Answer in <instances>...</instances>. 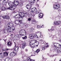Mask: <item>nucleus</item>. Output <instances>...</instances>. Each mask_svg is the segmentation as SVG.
Instances as JSON below:
<instances>
[{"instance_id":"nucleus-1","label":"nucleus","mask_w":61,"mask_h":61,"mask_svg":"<svg viewBox=\"0 0 61 61\" xmlns=\"http://www.w3.org/2000/svg\"><path fill=\"white\" fill-rule=\"evenodd\" d=\"M9 5V6L10 7L8 8H7V9H9V10H11V8L12 9H13V10L15 9V8H16V6H15L14 5H13L14 3L13 4V3L11 2H9L8 3Z\"/></svg>"},{"instance_id":"nucleus-2","label":"nucleus","mask_w":61,"mask_h":61,"mask_svg":"<svg viewBox=\"0 0 61 61\" xmlns=\"http://www.w3.org/2000/svg\"><path fill=\"white\" fill-rule=\"evenodd\" d=\"M19 34L20 36H25L26 35V32L25 30H20L19 31Z\"/></svg>"},{"instance_id":"nucleus-3","label":"nucleus","mask_w":61,"mask_h":61,"mask_svg":"<svg viewBox=\"0 0 61 61\" xmlns=\"http://www.w3.org/2000/svg\"><path fill=\"white\" fill-rule=\"evenodd\" d=\"M13 49L15 50V51L14 52L16 54L19 51V47L18 46L16 47V45H15V46L14 48Z\"/></svg>"},{"instance_id":"nucleus-4","label":"nucleus","mask_w":61,"mask_h":61,"mask_svg":"<svg viewBox=\"0 0 61 61\" xmlns=\"http://www.w3.org/2000/svg\"><path fill=\"white\" fill-rule=\"evenodd\" d=\"M57 54H54V56H56L58 55H60V53H61V48L60 49L59 48H57Z\"/></svg>"},{"instance_id":"nucleus-5","label":"nucleus","mask_w":61,"mask_h":61,"mask_svg":"<svg viewBox=\"0 0 61 61\" xmlns=\"http://www.w3.org/2000/svg\"><path fill=\"white\" fill-rule=\"evenodd\" d=\"M29 37H30L31 39H33L34 37H36V38H39V37L37 36V35H35L34 34H30L29 36Z\"/></svg>"},{"instance_id":"nucleus-6","label":"nucleus","mask_w":61,"mask_h":61,"mask_svg":"<svg viewBox=\"0 0 61 61\" xmlns=\"http://www.w3.org/2000/svg\"><path fill=\"white\" fill-rule=\"evenodd\" d=\"M60 5L59 4L54 5H53V8L54 9H57L59 8L60 7Z\"/></svg>"},{"instance_id":"nucleus-7","label":"nucleus","mask_w":61,"mask_h":61,"mask_svg":"<svg viewBox=\"0 0 61 61\" xmlns=\"http://www.w3.org/2000/svg\"><path fill=\"white\" fill-rule=\"evenodd\" d=\"M31 11L32 12H33V13H37V10H36V8L35 7L32 8L31 10Z\"/></svg>"},{"instance_id":"nucleus-8","label":"nucleus","mask_w":61,"mask_h":61,"mask_svg":"<svg viewBox=\"0 0 61 61\" xmlns=\"http://www.w3.org/2000/svg\"><path fill=\"white\" fill-rule=\"evenodd\" d=\"M16 55V53L14 51L11 52L10 54V56L11 57H13V56H14Z\"/></svg>"},{"instance_id":"nucleus-9","label":"nucleus","mask_w":61,"mask_h":61,"mask_svg":"<svg viewBox=\"0 0 61 61\" xmlns=\"http://www.w3.org/2000/svg\"><path fill=\"white\" fill-rule=\"evenodd\" d=\"M15 23L16 25H20L21 24V20H16L15 21Z\"/></svg>"},{"instance_id":"nucleus-10","label":"nucleus","mask_w":61,"mask_h":61,"mask_svg":"<svg viewBox=\"0 0 61 61\" xmlns=\"http://www.w3.org/2000/svg\"><path fill=\"white\" fill-rule=\"evenodd\" d=\"M12 27V29L11 28V29H10L9 31V32H13V31L15 30V27H14V26H13V27Z\"/></svg>"},{"instance_id":"nucleus-11","label":"nucleus","mask_w":61,"mask_h":61,"mask_svg":"<svg viewBox=\"0 0 61 61\" xmlns=\"http://www.w3.org/2000/svg\"><path fill=\"white\" fill-rule=\"evenodd\" d=\"M12 44L13 43L10 41H9L7 43V46L8 47H11Z\"/></svg>"},{"instance_id":"nucleus-12","label":"nucleus","mask_w":61,"mask_h":61,"mask_svg":"<svg viewBox=\"0 0 61 61\" xmlns=\"http://www.w3.org/2000/svg\"><path fill=\"white\" fill-rule=\"evenodd\" d=\"M9 0H4L2 2V4L4 5H6L7 3H8Z\"/></svg>"},{"instance_id":"nucleus-13","label":"nucleus","mask_w":61,"mask_h":61,"mask_svg":"<svg viewBox=\"0 0 61 61\" xmlns=\"http://www.w3.org/2000/svg\"><path fill=\"white\" fill-rule=\"evenodd\" d=\"M54 24L56 25H59L61 24V22L60 21H55L54 22Z\"/></svg>"},{"instance_id":"nucleus-14","label":"nucleus","mask_w":61,"mask_h":61,"mask_svg":"<svg viewBox=\"0 0 61 61\" xmlns=\"http://www.w3.org/2000/svg\"><path fill=\"white\" fill-rule=\"evenodd\" d=\"M6 28L7 29H8V30L9 31L10 29H11V27L10 26V23L9 24H8L7 25Z\"/></svg>"},{"instance_id":"nucleus-15","label":"nucleus","mask_w":61,"mask_h":61,"mask_svg":"<svg viewBox=\"0 0 61 61\" xmlns=\"http://www.w3.org/2000/svg\"><path fill=\"white\" fill-rule=\"evenodd\" d=\"M19 13V15H20V17H22V16L24 15H25V14L24 13V12H20V13H19V12L17 11V13Z\"/></svg>"},{"instance_id":"nucleus-16","label":"nucleus","mask_w":61,"mask_h":61,"mask_svg":"<svg viewBox=\"0 0 61 61\" xmlns=\"http://www.w3.org/2000/svg\"><path fill=\"white\" fill-rule=\"evenodd\" d=\"M43 17V13H40V14L38 15V17L39 19H41Z\"/></svg>"},{"instance_id":"nucleus-17","label":"nucleus","mask_w":61,"mask_h":61,"mask_svg":"<svg viewBox=\"0 0 61 61\" xmlns=\"http://www.w3.org/2000/svg\"><path fill=\"white\" fill-rule=\"evenodd\" d=\"M30 45L32 48H34L35 47V44L34 43L33 44L31 42H30Z\"/></svg>"},{"instance_id":"nucleus-18","label":"nucleus","mask_w":61,"mask_h":61,"mask_svg":"<svg viewBox=\"0 0 61 61\" xmlns=\"http://www.w3.org/2000/svg\"><path fill=\"white\" fill-rule=\"evenodd\" d=\"M25 46H26V42H23L22 43V47L23 49H24Z\"/></svg>"},{"instance_id":"nucleus-19","label":"nucleus","mask_w":61,"mask_h":61,"mask_svg":"<svg viewBox=\"0 0 61 61\" xmlns=\"http://www.w3.org/2000/svg\"><path fill=\"white\" fill-rule=\"evenodd\" d=\"M58 44H57L56 43H54V47H56L57 48H58V47H59V45H58Z\"/></svg>"},{"instance_id":"nucleus-20","label":"nucleus","mask_w":61,"mask_h":61,"mask_svg":"<svg viewBox=\"0 0 61 61\" xmlns=\"http://www.w3.org/2000/svg\"><path fill=\"white\" fill-rule=\"evenodd\" d=\"M21 17L19 14H17L16 15H15V17L16 18H20V17Z\"/></svg>"},{"instance_id":"nucleus-21","label":"nucleus","mask_w":61,"mask_h":61,"mask_svg":"<svg viewBox=\"0 0 61 61\" xmlns=\"http://www.w3.org/2000/svg\"><path fill=\"white\" fill-rule=\"evenodd\" d=\"M27 60H24V61H35V60H32L31 59H30V58L28 57L27 58Z\"/></svg>"},{"instance_id":"nucleus-22","label":"nucleus","mask_w":61,"mask_h":61,"mask_svg":"<svg viewBox=\"0 0 61 61\" xmlns=\"http://www.w3.org/2000/svg\"><path fill=\"white\" fill-rule=\"evenodd\" d=\"M7 30H6V29H4L3 30V33L6 34L7 33H8L9 32V31L8 30V29Z\"/></svg>"},{"instance_id":"nucleus-23","label":"nucleus","mask_w":61,"mask_h":61,"mask_svg":"<svg viewBox=\"0 0 61 61\" xmlns=\"http://www.w3.org/2000/svg\"><path fill=\"white\" fill-rule=\"evenodd\" d=\"M5 56L3 53H0V57H1V58H3V57H4Z\"/></svg>"},{"instance_id":"nucleus-24","label":"nucleus","mask_w":61,"mask_h":61,"mask_svg":"<svg viewBox=\"0 0 61 61\" xmlns=\"http://www.w3.org/2000/svg\"><path fill=\"white\" fill-rule=\"evenodd\" d=\"M15 2V1L14 0V2H12L13 3V4H13V5H19V2Z\"/></svg>"},{"instance_id":"nucleus-25","label":"nucleus","mask_w":61,"mask_h":61,"mask_svg":"<svg viewBox=\"0 0 61 61\" xmlns=\"http://www.w3.org/2000/svg\"><path fill=\"white\" fill-rule=\"evenodd\" d=\"M31 22L33 24H36V23H37V21L35 20H33L31 21Z\"/></svg>"},{"instance_id":"nucleus-26","label":"nucleus","mask_w":61,"mask_h":61,"mask_svg":"<svg viewBox=\"0 0 61 61\" xmlns=\"http://www.w3.org/2000/svg\"><path fill=\"white\" fill-rule=\"evenodd\" d=\"M6 9L5 8L4 6H2L1 10V11H5Z\"/></svg>"},{"instance_id":"nucleus-27","label":"nucleus","mask_w":61,"mask_h":61,"mask_svg":"<svg viewBox=\"0 0 61 61\" xmlns=\"http://www.w3.org/2000/svg\"><path fill=\"white\" fill-rule=\"evenodd\" d=\"M3 54L5 56H8V53L7 52H3Z\"/></svg>"},{"instance_id":"nucleus-28","label":"nucleus","mask_w":61,"mask_h":61,"mask_svg":"<svg viewBox=\"0 0 61 61\" xmlns=\"http://www.w3.org/2000/svg\"><path fill=\"white\" fill-rule=\"evenodd\" d=\"M15 37L16 38H20L21 37V36L19 35H16L15 36Z\"/></svg>"},{"instance_id":"nucleus-29","label":"nucleus","mask_w":61,"mask_h":61,"mask_svg":"<svg viewBox=\"0 0 61 61\" xmlns=\"http://www.w3.org/2000/svg\"><path fill=\"white\" fill-rule=\"evenodd\" d=\"M40 34L39 36V38H42L43 37V36L42 35V33L40 32Z\"/></svg>"},{"instance_id":"nucleus-30","label":"nucleus","mask_w":61,"mask_h":61,"mask_svg":"<svg viewBox=\"0 0 61 61\" xmlns=\"http://www.w3.org/2000/svg\"><path fill=\"white\" fill-rule=\"evenodd\" d=\"M30 32H33V31H34V28H32L30 29Z\"/></svg>"},{"instance_id":"nucleus-31","label":"nucleus","mask_w":61,"mask_h":61,"mask_svg":"<svg viewBox=\"0 0 61 61\" xmlns=\"http://www.w3.org/2000/svg\"><path fill=\"white\" fill-rule=\"evenodd\" d=\"M27 36H25L22 37V38L23 39H27Z\"/></svg>"},{"instance_id":"nucleus-32","label":"nucleus","mask_w":61,"mask_h":61,"mask_svg":"<svg viewBox=\"0 0 61 61\" xmlns=\"http://www.w3.org/2000/svg\"><path fill=\"white\" fill-rule=\"evenodd\" d=\"M10 26H11V27H13V26H14V25H13V24L12 23H10Z\"/></svg>"},{"instance_id":"nucleus-33","label":"nucleus","mask_w":61,"mask_h":61,"mask_svg":"<svg viewBox=\"0 0 61 61\" xmlns=\"http://www.w3.org/2000/svg\"><path fill=\"white\" fill-rule=\"evenodd\" d=\"M37 28L38 29H40V28H41V26L39 25H37Z\"/></svg>"},{"instance_id":"nucleus-34","label":"nucleus","mask_w":61,"mask_h":61,"mask_svg":"<svg viewBox=\"0 0 61 61\" xmlns=\"http://www.w3.org/2000/svg\"><path fill=\"white\" fill-rule=\"evenodd\" d=\"M10 18L9 16H6V19H9Z\"/></svg>"},{"instance_id":"nucleus-35","label":"nucleus","mask_w":61,"mask_h":61,"mask_svg":"<svg viewBox=\"0 0 61 61\" xmlns=\"http://www.w3.org/2000/svg\"><path fill=\"white\" fill-rule=\"evenodd\" d=\"M40 51V50L39 49H38L36 51V52L37 53H38Z\"/></svg>"},{"instance_id":"nucleus-36","label":"nucleus","mask_w":61,"mask_h":61,"mask_svg":"<svg viewBox=\"0 0 61 61\" xmlns=\"http://www.w3.org/2000/svg\"><path fill=\"white\" fill-rule=\"evenodd\" d=\"M33 41L34 42H35V43H38H38H39L38 42V41H36V40H33Z\"/></svg>"},{"instance_id":"nucleus-37","label":"nucleus","mask_w":61,"mask_h":61,"mask_svg":"<svg viewBox=\"0 0 61 61\" xmlns=\"http://www.w3.org/2000/svg\"><path fill=\"white\" fill-rule=\"evenodd\" d=\"M10 50V49H8L7 48H6L5 49L3 50V51H7V50Z\"/></svg>"},{"instance_id":"nucleus-38","label":"nucleus","mask_w":61,"mask_h":61,"mask_svg":"<svg viewBox=\"0 0 61 61\" xmlns=\"http://www.w3.org/2000/svg\"><path fill=\"white\" fill-rule=\"evenodd\" d=\"M2 18H3V19H6V16H3L2 17Z\"/></svg>"},{"instance_id":"nucleus-39","label":"nucleus","mask_w":61,"mask_h":61,"mask_svg":"<svg viewBox=\"0 0 61 61\" xmlns=\"http://www.w3.org/2000/svg\"><path fill=\"white\" fill-rule=\"evenodd\" d=\"M25 26L26 28H27L28 27V25L27 24H26L25 25Z\"/></svg>"},{"instance_id":"nucleus-40","label":"nucleus","mask_w":61,"mask_h":61,"mask_svg":"<svg viewBox=\"0 0 61 61\" xmlns=\"http://www.w3.org/2000/svg\"><path fill=\"white\" fill-rule=\"evenodd\" d=\"M48 30L49 31H54V30L53 29H50V30H49V29Z\"/></svg>"},{"instance_id":"nucleus-41","label":"nucleus","mask_w":61,"mask_h":61,"mask_svg":"<svg viewBox=\"0 0 61 61\" xmlns=\"http://www.w3.org/2000/svg\"><path fill=\"white\" fill-rule=\"evenodd\" d=\"M31 20V18H28V21H30Z\"/></svg>"},{"instance_id":"nucleus-42","label":"nucleus","mask_w":61,"mask_h":61,"mask_svg":"<svg viewBox=\"0 0 61 61\" xmlns=\"http://www.w3.org/2000/svg\"><path fill=\"white\" fill-rule=\"evenodd\" d=\"M45 49V47H42V50H44Z\"/></svg>"},{"instance_id":"nucleus-43","label":"nucleus","mask_w":61,"mask_h":61,"mask_svg":"<svg viewBox=\"0 0 61 61\" xmlns=\"http://www.w3.org/2000/svg\"><path fill=\"white\" fill-rule=\"evenodd\" d=\"M58 11H61V8H58Z\"/></svg>"},{"instance_id":"nucleus-44","label":"nucleus","mask_w":61,"mask_h":61,"mask_svg":"<svg viewBox=\"0 0 61 61\" xmlns=\"http://www.w3.org/2000/svg\"><path fill=\"white\" fill-rule=\"evenodd\" d=\"M26 17V16L24 15H23V16L21 17L22 18H23V17Z\"/></svg>"},{"instance_id":"nucleus-45","label":"nucleus","mask_w":61,"mask_h":61,"mask_svg":"<svg viewBox=\"0 0 61 61\" xmlns=\"http://www.w3.org/2000/svg\"><path fill=\"white\" fill-rule=\"evenodd\" d=\"M53 36H52V35L51 36V37H52V39H53V38H54V37Z\"/></svg>"},{"instance_id":"nucleus-46","label":"nucleus","mask_w":61,"mask_h":61,"mask_svg":"<svg viewBox=\"0 0 61 61\" xmlns=\"http://www.w3.org/2000/svg\"><path fill=\"white\" fill-rule=\"evenodd\" d=\"M15 2H17V3H19V1H18V0H15Z\"/></svg>"},{"instance_id":"nucleus-47","label":"nucleus","mask_w":61,"mask_h":61,"mask_svg":"<svg viewBox=\"0 0 61 61\" xmlns=\"http://www.w3.org/2000/svg\"><path fill=\"white\" fill-rule=\"evenodd\" d=\"M41 27H42V28L44 27V26L43 25H42V26H41Z\"/></svg>"},{"instance_id":"nucleus-48","label":"nucleus","mask_w":61,"mask_h":61,"mask_svg":"<svg viewBox=\"0 0 61 61\" xmlns=\"http://www.w3.org/2000/svg\"><path fill=\"white\" fill-rule=\"evenodd\" d=\"M44 42H45V41H41V43H42V44H43V43H44Z\"/></svg>"},{"instance_id":"nucleus-49","label":"nucleus","mask_w":61,"mask_h":61,"mask_svg":"<svg viewBox=\"0 0 61 61\" xmlns=\"http://www.w3.org/2000/svg\"><path fill=\"white\" fill-rule=\"evenodd\" d=\"M58 45H59V47H61V45H60V44H58Z\"/></svg>"},{"instance_id":"nucleus-50","label":"nucleus","mask_w":61,"mask_h":61,"mask_svg":"<svg viewBox=\"0 0 61 61\" xmlns=\"http://www.w3.org/2000/svg\"><path fill=\"white\" fill-rule=\"evenodd\" d=\"M40 33V31H37L36 32V34H38V33Z\"/></svg>"},{"instance_id":"nucleus-51","label":"nucleus","mask_w":61,"mask_h":61,"mask_svg":"<svg viewBox=\"0 0 61 61\" xmlns=\"http://www.w3.org/2000/svg\"><path fill=\"white\" fill-rule=\"evenodd\" d=\"M25 50H26V52H27V51H28V49H26Z\"/></svg>"},{"instance_id":"nucleus-52","label":"nucleus","mask_w":61,"mask_h":61,"mask_svg":"<svg viewBox=\"0 0 61 61\" xmlns=\"http://www.w3.org/2000/svg\"><path fill=\"white\" fill-rule=\"evenodd\" d=\"M25 14L26 15H27V13H25Z\"/></svg>"},{"instance_id":"nucleus-53","label":"nucleus","mask_w":61,"mask_h":61,"mask_svg":"<svg viewBox=\"0 0 61 61\" xmlns=\"http://www.w3.org/2000/svg\"><path fill=\"white\" fill-rule=\"evenodd\" d=\"M6 40H4V41H5V42H6Z\"/></svg>"},{"instance_id":"nucleus-54","label":"nucleus","mask_w":61,"mask_h":61,"mask_svg":"<svg viewBox=\"0 0 61 61\" xmlns=\"http://www.w3.org/2000/svg\"><path fill=\"white\" fill-rule=\"evenodd\" d=\"M46 47H48V45L46 46Z\"/></svg>"},{"instance_id":"nucleus-55","label":"nucleus","mask_w":61,"mask_h":61,"mask_svg":"<svg viewBox=\"0 0 61 61\" xmlns=\"http://www.w3.org/2000/svg\"><path fill=\"white\" fill-rule=\"evenodd\" d=\"M7 58H8V59H10V58L9 57H8Z\"/></svg>"},{"instance_id":"nucleus-56","label":"nucleus","mask_w":61,"mask_h":61,"mask_svg":"<svg viewBox=\"0 0 61 61\" xmlns=\"http://www.w3.org/2000/svg\"><path fill=\"white\" fill-rule=\"evenodd\" d=\"M6 42H5V45H6Z\"/></svg>"},{"instance_id":"nucleus-57","label":"nucleus","mask_w":61,"mask_h":61,"mask_svg":"<svg viewBox=\"0 0 61 61\" xmlns=\"http://www.w3.org/2000/svg\"><path fill=\"white\" fill-rule=\"evenodd\" d=\"M60 41L61 42V39L60 40Z\"/></svg>"},{"instance_id":"nucleus-58","label":"nucleus","mask_w":61,"mask_h":61,"mask_svg":"<svg viewBox=\"0 0 61 61\" xmlns=\"http://www.w3.org/2000/svg\"><path fill=\"white\" fill-rule=\"evenodd\" d=\"M36 46H38V45H37Z\"/></svg>"},{"instance_id":"nucleus-59","label":"nucleus","mask_w":61,"mask_h":61,"mask_svg":"<svg viewBox=\"0 0 61 61\" xmlns=\"http://www.w3.org/2000/svg\"><path fill=\"white\" fill-rule=\"evenodd\" d=\"M42 59H44V57H43V58H42Z\"/></svg>"},{"instance_id":"nucleus-60","label":"nucleus","mask_w":61,"mask_h":61,"mask_svg":"<svg viewBox=\"0 0 61 61\" xmlns=\"http://www.w3.org/2000/svg\"><path fill=\"white\" fill-rule=\"evenodd\" d=\"M46 45H48V43H46Z\"/></svg>"},{"instance_id":"nucleus-61","label":"nucleus","mask_w":61,"mask_h":61,"mask_svg":"<svg viewBox=\"0 0 61 61\" xmlns=\"http://www.w3.org/2000/svg\"><path fill=\"white\" fill-rule=\"evenodd\" d=\"M1 4L0 3V7L1 6Z\"/></svg>"},{"instance_id":"nucleus-62","label":"nucleus","mask_w":61,"mask_h":61,"mask_svg":"<svg viewBox=\"0 0 61 61\" xmlns=\"http://www.w3.org/2000/svg\"><path fill=\"white\" fill-rule=\"evenodd\" d=\"M14 44H15V42H14Z\"/></svg>"},{"instance_id":"nucleus-63","label":"nucleus","mask_w":61,"mask_h":61,"mask_svg":"<svg viewBox=\"0 0 61 61\" xmlns=\"http://www.w3.org/2000/svg\"><path fill=\"white\" fill-rule=\"evenodd\" d=\"M11 36H13V34H11Z\"/></svg>"},{"instance_id":"nucleus-64","label":"nucleus","mask_w":61,"mask_h":61,"mask_svg":"<svg viewBox=\"0 0 61 61\" xmlns=\"http://www.w3.org/2000/svg\"><path fill=\"white\" fill-rule=\"evenodd\" d=\"M60 61H61V60Z\"/></svg>"}]
</instances>
